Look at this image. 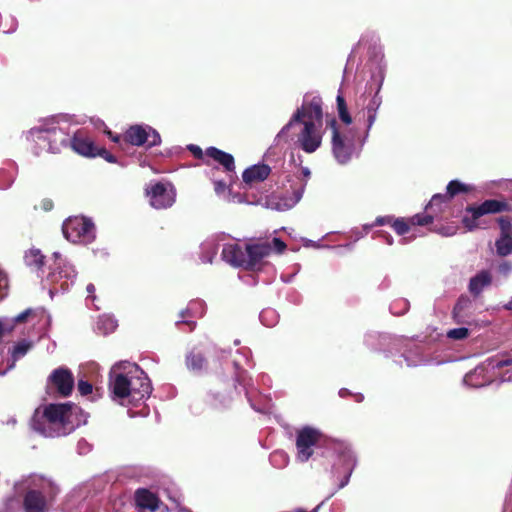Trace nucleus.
Returning a JSON list of instances; mask_svg holds the SVG:
<instances>
[{
    "label": "nucleus",
    "mask_w": 512,
    "mask_h": 512,
    "mask_svg": "<svg viewBox=\"0 0 512 512\" xmlns=\"http://www.w3.org/2000/svg\"><path fill=\"white\" fill-rule=\"evenodd\" d=\"M324 134L322 99L318 95L306 94L301 106L276 134L273 143L274 146L290 145L312 154L321 147Z\"/></svg>",
    "instance_id": "f257e3e1"
},
{
    "label": "nucleus",
    "mask_w": 512,
    "mask_h": 512,
    "mask_svg": "<svg viewBox=\"0 0 512 512\" xmlns=\"http://www.w3.org/2000/svg\"><path fill=\"white\" fill-rule=\"evenodd\" d=\"M87 418L88 415L71 402L51 403L36 409L31 427L44 437H61L86 424Z\"/></svg>",
    "instance_id": "f03ea898"
},
{
    "label": "nucleus",
    "mask_w": 512,
    "mask_h": 512,
    "mask_svg": "<svg viewBox=\"0 0 512 512\" xmlns=\"http://www.w3.org/2000/svg\"><path fill=\"white\" fill-rule=\"evenodd\" d=\"M113 400L123 406H137L149 398L152 386L145 372L131 362H119L110 371Z\"/></svg>",
    "instance_id": "7ed1b4c3"
},
{
    "label": "nucleus",
    "mask_w": 512,
    "mask_h": 512,
    "mask_svg": "<svg viewBox=\"0 0 512 512\" xmlns=\"http://www.w3.org/2000/svg\"><path fill=\"white\" fill-rule=\"evenodd\" d=\"M70 124L65 115L52 116L43 119L38 125L31 128L24 135L27 141L36 144V154L46 150L51 153H59L70 143Z\"/></svg>",
    "instance_id": "20e7f679"
},
{
    "label": "nucleus",
    "mask_w": 512,
    "mask_h": 512,
    "mask_svg": "<svg viewBox=\"0 0 512 512\" xmlns=\"http://www.w3.org/2000/svg\"><path fill=\"white\" fill-rule=\"evenodd\" d=\"M15 489L24 492V512H49L59 493L57 484L40 474H30L15 483Z\"/></svg>",
    "instance_id": "39448f33"
},
{
    "label": "nucleus",
    "mask_w": 512,
    "mask_h": 512,
    "mask_svg": "<svg viewBox=\"0 0 512 512\" xmlns=\"http://www.w3.org/2000/svg\"><path fill=\"white\" fill-rule=\"evenodd\" d=\"M330 124L332 127V155L338 164L347 165L359 157L368 136L365 133L361 137L359 131L351 127H337L335 119H332Z\"/></svg>",
    "instance_id": "423d86ee"
},
{
    "label": "nucleus",
    "mask_w": 512,
    "mask_h": 512,
    "mask_svg": "<svg viewBox=\"0 0 512 512\" xmlns=\"http://www.w3.org/2000/svg\"><path fill=\"white\" fill-rule=\"evenodd\" d=\"M235 377L232 384H218L211 389L205 395L204 402L212 410L223 411L228 409L232 402L233 396L236 391V383L242 386L246 391L248 401L251 402L249 397V378L247 373L241 367L239 360H234Z\"/></svg>",
    "instance_id": "0eeeda50"
},
{
    "label": "nucleus",
    "mask_w": 512,
    "mask_h": 512,
    "mask_svg": "<svg viewBox=\"0 0 512 512\" xmlns=\"http://www.w3.org/2000/svg\"><path fill=\"white\" fill-rule=\"evenodd\" d=\"M509 209L506 200L488 199L477 205L467 206L462 218V223L469 231L480 228L483 225L482 217L488 214H496Z\"/></svg>",
    "instance_id": "6e6552de"
},
{
    "label": "nucleus",
    "mask_w": 512,
    "mask_h": 512,
    "mask_svg": "<svg viewBox=\"0 0 512 512\" xmlns=\"http://www.w3.org/2000/svg\"><path fill=\"white\" fill-rule=\"evenodd\" d=\"M53 261L50 266L52 271L47 277V281L53 285V288L50 289L51 295L54 292L67 291L76 279L74 267L59 252L53 253Z\"/></svg>",
    "instance_id": "1a4fd4ad"
},
{
    "label": "nucleus",
    "mask_w": 512,
    "mask_h": 512,
    "mask_svg": "<svg viewBox=\"0 0 512 512\" xmlns=\"http://www.w3.org/2000/svg\"><path fill=\"white\" fill-rule=\"evenodd\" d=\"M27 322L35 327L39 333L46 331L51 323V316L43 308L26 309L13 319H0V339L5 333L11 332L16 323Z\"/></svg>",
    "instance_id": "9d476101"
},
{
    "label": "nucleus",
    "mask_w": 512,
    "mask_h": 512,
    "mask_svg": "<svg viewBox=\"0 0 512 512\" xmlns=\"http://www.w3.org/2000/svg\"><path fill=\"white\" fill-rule=\"evenodd\" d=\"M333 451L335 461L332 466V471L335 475H343L338 488H344L350 480L352 472L356 466V457L350 445L343 441H336L333 443Z\"/></svg>",
    "instance_id": "9b49d317"
},
{
    "label": "nucleus",
    "mask_w": 512,
    "mask_h": 512,
    "mask_svg": "<svg viewBox=\"0 0 512 512\" xmlns=\"http://www.w3.org/2000/svg\"><path fill=\"white\" fill-rule=\"evenodd\" d=\"M62 231L64 237L78 244H89L96 236L93 222L85 217H70L63 223Z\"/></svg>",
    "instance_id": "f8f14e48"
},
{
    "label": "nucleus",
    "mask_w": 512,
    "mask_h": 512,
    "mask_svg": "<svg viewBox=\"0 0 512 512\" xmlns=\"http://www.w3.org/2000/svg\"><path fill=\"white\" fill-rule=\"evenodd\" d=\"M145 191L149 204L157 210L170 208L176 201V189L169 181L150 182Z\"/></svg>",
    "instance_id": "ddd939ff"
},
{
    "label": "nucleus",
    "mask_w": 512,
    "mask_h": 512,
    "mask_svg": "<svg viewBox=\"0 0 512 512\" xmlns=\"http://www.w3.org/2000/svg\"><path fill=\"white\" fill-rule=\"evenodd\" d=\"M125 143L133 146L147 147L157 146L161 143L160 134L151 126L146 124H136L130 126L123 135Z\"/></svg>",
    "instance_id": "4468645a"
},
{
    "label": "nucleus",
    "mask_w": 512,
    "mask_h": 512,
    "mask_svg": "<svg viewBox=\"0 0 512 512\" xmlns=\"http://www.w3.org/2000/svg\"><path fill=\"white\" fill-rule=\"evenodd\" d=\"M322 433L320 430L305 426L296 434V459L299 462H307L313 455L314 446L320 441Z\"/></svg>",
    "instance_id": "2eb2a0df"
},
{
    "label": "nucleus",
    "mask_w": 512,
    "mask_h": 512,
    "mask_svg": "<svg viewBox=\"0 0 512 512\" xmlns=\"http://www.w3.org/2000/svg\"><path fill=\"white\" fill-rule=\"evenodd\" d=\"M304 186L294 188L292 191L274 194L267 198L266 207L276 211H287L293 208L302 198Z\"/></svg>",
    "instance_id": "dca6fc26"
},
{
    "label": "nucleus",
    "mask_w": 512,
    "mask_h": 512,
    "mask_svg": "<svg viewBox=\"0 0 512 512\" xmlns=\"http://www.w3.org/2000/svg\"><path fill=\"white\" fill-rule=\"evenodd\" d=\"M135 503L139 512H167V506L150 490L141 488L135 492Z\"/></svg>",
    "instance_id": "f3484780"
},
{
    "label": "nucleus",
    "mask_w": 512,
    "mask_h": 512,
    "mask_svg": "<svg viewBox=\"0 0 512 512\" xmlns=\"http://www.w3.org/2000/svg\"><path fill=\"white\" fill-rule=\"evenodd\" d=\"M49 383L62 396H69L74 387V377L70 370L60 367L51 373Z\"/></svg>",
    "instance_id": "a211bd4d"
},
{
    "label": "nucleus",
    "mask_w": 512,
    "mask_h": 512,
    "mask_svg": "<svg viewBox=\"0 0 512 512\" xmlns=\"http://www.w3.org/2000/svg\"><path fill=\"white\" fill-rule=\"evenodd\" d=\"M498 224L500 227V237L495 243L496 251L500 256H507L512 254V222L508 217H500Z\"/></svg>",
    "instance_id": "6ab92c4d"
},
{
    "label": "nucleus",
    "mask_w": 512,
    "mask_h": 512,
    "mask_svg": "<svg viewBox=\"0 0 512 512\" xmlns=\"http://www.w3.org/2000/svg\"><path fill=\"white\" fill-rule=\"evenodd\" d=\"M221 256L228 264L247 269L246 247L238 243H227L223 246Z\"/></svg>",
    "instance_id": "aec40b11"
},
{
    "label": "nucleus",
    "mask_w": 512,
    "mask_h": 512,
    "mask_svg": "<svg viewBox=\"0 0 512 512\" xmlns=\"http://www.w3.org/2000/svg\"><path fill=\"white\" fill-rule=\"evenodd\" d=\"M472 314L473 301L468 296H460L452 311L453 321L457 324H470Z\"/></svg>",
    "instance_id": "412c9836"
},
{
    "label": "nucleus",
    "mask_w": 512,
    "mask_h": 512,
    "mask_svg": "<svg viewBox=\"0 0 512 512\" xmlns=\"http://www.w3.org/2000/svg\"><path fill=\"white\" fill-rule=\"evenodd\" d=\"M383 82V76H380V80L378 83L377 90L373 97L370 99L369 103L363 110V116L366 117V136H368L370 129L372 128L373 124L376 121L377 118V112L382 104V97L380 96V90L382 87Z\"/></svg>",
    "instance_id": "4be33fe9"
},
{
    "label": "nucleus",
    "mask_w": 512,
    "mask_h": 512,
    "mask_svg": "<svg viewBox=\"0 0 512 512\" xmlns=\"http://www.w3.org/2000/svg\"><path fill=\"white\" fill-rule=\"evenodd\" d=\"M272 250L269 243H257L246 246L247 269H254Z\"/></svg>",
    "instance_id": "5701e85b"
},
{
    "label": "nucleus",
    "mask_w": 512,
    "mask_h": 512,
    "mask_svg": "<svg viewBox=\"0 0 512 512\" xmlns=\"http://www.w3.org/2000/svg\"><path fill=\"white\" fill-rule=\"evenodd\" d=\"M69 145L80 155L95 157L97 146L94 145L90 138L86 137L81 132L75 133L73 137L70 138Z\"/></svg>",
    "instance_id": "b1692460"
},
{
    "label": "nucleus",
    "mask_w": 512,
    "mask_h": 512,
    "mask_svg": "<svg viewBox=\"0 0 512 512\" xmlns=\"http://www.w3.org/2000/svg\"><path fill=\"white\" fill-rule=\"evenodd\" d=\"M271 172L268 165L257 164L247 168L242 175L243 181L246 184H253L265 180Z\"/></svg>",
    "instance_id": "393cba45"
},
{
    "label": "nucleus",
    "mask_w": 512,
    "mask_h": 512,
    "mask_svg": "<svg viewBox=\"0 0 512 512\" xmlns=\"http://www.w3.org/2000/svg\"><path fill=\"white\" fill-rule=\"evenodd\" d=\"M205 155L221 164L228 173L235 170L234 158L231 154L219 150L215 147H209L205 151Z\"/></svg>",
    "instance_id": "a878e982"
},
{
    "label": "nucleus",
    "mask_w": 512,
    "mask_h": 512,
    "mask_svg": "<svg viewBox=\"0 0 512 512\" xmlns=\"http://www.w3.org/2000/svg\"><path fill=\"white\" fill-rule=\"evenodd\" d=\"M492 278L488 271H480L474 277L470 279L469 291L478 296L486 287L491 284Z\"/></svg>",
    "instance_id": "bb28decb"
},
{
    "label": "nucleus",
    "mask_w": 512,
    "mask_h": 512,
    "mask_svg": "<svg viewBox=\"0 0 512 512\" xmlns=\"http://www.w3.org/2000/svg\"><path fill=\"white\" fill-rule=\"evenodd\" d=\"M218 248L219 246L215 237H210L203 241L200 246V258L202 262L212 263L217 255Z\"/></svg>",
    "instance_id": "cd10ccee"
},
{
    "label": "nucleus",
    "mask_w": 512,
    "mask_h": 512,
    "mask_svg": "<svg viewBox=\"0 0 512 512\" xmlns=\"http://www.w3.org/2000/svg\"><path fill=\"white\" fill-rule=\"evenodd\" d=\"M446 190H447V192H446L447 196L449 197V199H451L452 197H454L455 195H457L459 193L474 192V191H476V188H475V186H473L471 184H466L459 180H452L448 183Z\"/></svg>",
    "instance_id": "c85d7f7f"
},
{
    "label": "nucleus",
    "mask_w": 512,
    "mask_h": 512,
    "mask_svg": "<svg viewBox=\"0 0 512 512\" xmlns=\"http://www.w3.org/2000/svg\"><path fill=\"white\" fill-rule=\"evenodd\" d=\"M449 200L447 194H435L427 205L426 210L436 217L442 212L443 207L448 204Z\"/></svg>",
    "instance_id": "c756f323"
},
{
    "label": "nucleus",
    "mask_w": 512,
    "mask_h": 512,
    "mask_svg": "<svg viewBox=\"0 0 512 512\" xmlns=\"http://www.w3.org/2000/svg\"><path fill=\"white\" fill-rule=\"evenodd\" d=\"M117 327L116 319L111 315H102L98 318L96 329L100 333L106 335L115 331Z\"/></svg>",
    "instance_id": "7c9ffc66"
},
{
    "label": "nucleus",
    "mask_w": 512,
    "mask_h": 512,
    "mask_svg": "<svg viewBox=\"0 0 512 512\" xmlns=\"http://www.w3.org/2000/svg\"><path fill=\"white\" fill-rule=\"evenodd\" d=\"M44 256L39 249H29L24 255L25 264L33 269H40L43 265Z\"/></svg>",
    "instance_id": "2f4dec72"
},
{
    "label": "nucleus",
    "mask_w": 512,
    "mask_h": 512,
    "mask_svg": "<svg viewBox=\"0 0 512 512\" xmlns=\"http://www.w3.org/2000/svg\"><path fill=\"white\" fill-rule=\"evenodd\" d=\"M186 365L189 370L199 372L205 367L206 361L202 354L191 351L186 356Z\"/></svg>",
    "instance_id": "473e14b6"
},
{
    "label": "nucleus",
    "mask_w": 512,
    "mask_h": 512,
    "mask_svg": "<svg viewBox=\"0 0 512 512\" xmlns=\"http://www.w3.org/2000/svg\"><path fill=\"white\" fill-rule=\"evenodd\" d=\"M32 346H33V343L31 341L22 340V341L18 342L13 347V350H12L13 362L11 363L9 368L10 369L13 368L15 365V361H17L18 359L25 356L27 354V352L32 348Z\"/></svg>",
    "instance_id": "72a5a7b5"
},
{
    "label": "nucleus",
    "mask_w": 512,
    "mask_h": 512,
    "mask_svg": "<svg viewBox=\"0 0 512 512\" xmlns=\"http://www.w3.org/2000/svg\"><path fill=\"white\" fill-rule=\"evenodd\" d=\"M496 186L497 192L503 193L500 199H509L512 195V180L502 179L499 181L492 182Z\"/></svg>",
    "instance_id": "f704fd0d"
},
{
    "label": "nucleus",
    "mask_w": 512,
    "mask_h": 512,
    "mask_svg": "<svg viewBox=\"0 0 512 512\" xmlns=\"http://www.w3.org/2000/svg\"><path fill=\"white\" fill-rule=\"evenodd\" d=\"M392 227L398 235H405L412 229V225L409 222V219L405 220L402 218L393 220Z\"/></svg>",
    "instance_id": "c9c22d12"
},
{
    "label": "nucleus",
    "mask_w": 512,
    "mask_h": 512,
    "mask_svg": "<svg viewBox=\"0 0 512 512\" xmlns=\"http://www.w3.org/2000/svg\"><path fill=\"white\" fill-rule=\"evenodd\" d=\"M403 358L408 367H415L426 363V360L421 356V354L418 351L404 354Z\"/></svg>",
    "instance_id": "e433bc0d"
},
{
    "label": "nucleus",
    "mask_w": 512,
    "mask_h": 512,
    "mask_svg": "<svg viewBox=\"0 0 512 512\" xmlns=\"http://www.w3.org/2000/svg\"><path fill=\"white\" fill-rule=\"evenodd\" d=\"M434 217L435 216L430 212L429 214H416L409 218V222L411 223L412 227L416 225L425 226L432 223Z\"/></svg>",
    "instance_id": "4c0bfd02"
},
{
    "label": "nucleus",
    "mask_w": 512,
    "mask_h": 512,
    "mask_svg": "<svg viewBox=\"0 0 512 512\" xmlns=\"http://www.w3.org/2000/svg\"><path fill=\"white\" fill-rule=\"evenodd\" d=\"M260 321L268 327L274 326L277 323V314L272 309L263 310L260 313Z\"/></svg>",
    "instance_id": "58836bf2"
},
{
    "label": "nucleus",
    "mask_w": 512,
    "mask_h": 512,
    "mask_svg": "<svg viewBox=\"0 0 512 512\" xmlns=\"http://www.w3.org/2000/svg\"><path fill=\"white\" fill-rule=\"evenodd\" d=\"M447 337L451 340H464L470 335V331L467 327H459L450 329L447 331Z\"/></svg>",
    "instance_id": "ea45409f"
},
{
    "label": "nucleus",
    "mask_w": 512,
    "mask_h": 512,
    "mask_svg": "<svg viewBox=\"0 0 512 512\" xmlns=\"http://www.w3.org/2000/svg\"><path fill=\"white\" fill-rule=\"evenodd\" d=\"M202 305H203V304H202V302H200V301H193V302H191V303L189 304V306H188L185 310H182V311L180 312L181 322H185V320H184V319H185L187 316H190V315L192 314V312H193L196 308H198V307H199V308H202ZM186 323L191 324V325H194V323H193V322H188V321H186Z\"/></svg>",
    "instance_id": "a19ab883"
},
{
    "label": "nucleus",
    "mask_w": 512,
    "mask_h": 512,
    "mask_svg": "<svg viewBox=\"0 0 512 512\" xmlns=\"http://www.w3.org/2000/svg\"><path fill=\"white\" fill-rule=\"evenodd\" d=\"M486 362L492 369H501L506 366H512V358H506L502 360H495L494 358H490Z\"/></svg>",
    "instance_id": "79ce46f5"
},
{
    "label": "nucleus",
    "mask_w": 512,
    "mask_h": 512,
    "mask_svg": "<svg viewBox=\"0 0 512 512\" xmlns=\"http://www.w3.org/2000/svg\"><path fill=\"white\" fill-rule=\"evenodd\" d=\"M408 309L409 302L406 299H400L391 306V310L394 314L405 313Z\"/></svg>",
    "instance_id": "37998d69"
},
{
    "label": "nucleus",
    "mask_w": 512,
    "mask_h": 512,
    "mask_svg": "<svg viewBox=\"0 0 512 512\" xmlns=\"http://www.w3.org/2000/svg\"><path fill=\"white\" fill-rule=\"evenodd\" d=\"M78 391L82 396H86L92 393L93 387L92 385L85 380H79L77 385Z\"/></svg>",
    "instance_id": "c03bdc74"
},
{
    "label": "nucleus",
    "mask_w": 512,
    "mask_h": 512,
    "mask_svg": "<svg viewBox=\"0 0 512 512\" xmlns=\"http://www.w3.org/2000/svg\"><path fill=\"white\" fill-rule=\"evenodd\" d=\"M96 156H100V157L104 158L109 163L116 162V158L104 148L97 147L95 157Z\"/></svg>",
    "instance_id": "a18cd8bd"
},
{
    "label": "nucleus",
    "mask_w": 512,
    "mask_h": 512,
    "mask_svg": "<svg viewBox=\"0 0 512 512\" xmlns=\"http://www.w3.org/2000/svg\"><path fill=\"white\" fill-rule=\"evenodd\" d=\"M278 459H281L283 465H286L288 462L287 454L283 451H276L271 455V461L273 464H276Z\"/></svg>",
    "instance_id": "49530a36"
},
{
    "label": "nucleus",
    "mask_w": 512,
    "mask_h": 512,
    "mask_svg": "<svg viewBox=\"0 0 512 512\" xmlns=\"http://www.w3.org/2000/svg\"><path fill=\"white\" fill-rule=\"evenodd\" d=\"M8 282L6 275L0 270V300L6 295Z\"/></svg>",
    "instance_id": "de8ad7c7"
},
{
    "label": "nucleus",
    "mask_w": 512,
    "mask_h": 512,
    "mask_svg": "<svg viewBox=\"0 0 512 512\" xmlns=\"http://www.w3.org/2000/svg\"><path fill=\"white\" fill-rule=\"evenodd\" d=\"M272 245L277 253H282L286 249V244L280 238H273Z\"/></svg>",
    "instance_id": "09e8293b"
},
{
    "label": "nucleus",
    "mask_w": 512,
    "mask_h": 512,
    "mask_svg": "<svg viewBox=\"0 0 512 512\" xmlns=\"http://www.w3.org/2000/svg\"><path fill=\"white\" fill-rule=\"evenodd\" d=\"M105 134L116 144L119 146H122L124 142L123 136H120L118 134H113L110 130L106 129Z\"/></svg>",
    "instance_id": "8fccbe9b"
},
{
    "label": "nucleus",
    "mask_w": 512,
    "mask_h": 512,
    "mask_svg": "<svg viewBox=\"0 0 512 512\" xmlns=\"http://www.w3.org/2000/svg\"><path fill=\"white\" fill-rule=\"evenodd\" d=\"M499 273L507 276L512 271V264L509 262H503L498 266Z\"/></svg>",
    "instance_id": "3c124183"
},
{
    "label": "nucleus",
    "mask_w": 512,
    "mask_h": 512,
    "mask_svg": "<svg viewBox=\"0 0 512 512\" xmlns=\"http://www.w3.org/2000/svg\"><path fill=\"white\" fill-rule=\"evenodd\" d=\"M188 150L198 159H201L204 155L202 149L194 144L188 145Z\"/></svg>",
    "instance_id": "603ef678"
},
{
    "label": "nucleus",
    "mask_w": 512,
    "mask_h": 512,
    "mask_svg": "<svg viewBox=\"0 0 512 512\" xmlns=\"http://www.w3.org/2000/svg\"><path fill=\"white\" fill-rule=\"evenodd\" d=\"M214 189L217 195L221 196L226 190V184L223 181H215Z\"/></svg>",
    "instance_id": "864d4df0"
},
{
    "label": "nucleus",
    "mask_w": 512,
    "mask_h": 512,
    "mask_svg": "<svg viewBox=\"0 0 512 512\" xmlns=\"http://www.w3.org/2000/svg\"><path fill=\"white\" fill-rule=\"evenodd\" d=\"M340 119L346 124V127H348L352 123V118L349 115L348 110H342L339 112Z\"/></svg>",
    "instance_id": "5fc2aeb1"
},
{
    "label": "nucleus",
    "mask_w": 512,
    "mask_h": 512,
    "mask_svg": "<svg viewBox=\"0 0 512 512\" xmlns=\"http://www.w3.org/2000/svg\"><path fill=\"white\" fill-rule=\"evenodd\" d=\"M439 233L444 236H452L456 233V229L454 227L442 228Z\"/></svg>",
    "instance_id": "6e6d98bb"
},
{
    "label": "nucleus",
    "mask_w": 512,
    "mask_h": 512,
    "mask_svg": "<svg viewBox=\"0 0 512 512\" xmlns=\"http://www.w3.org/2000/svg\"><path fill=\"white\" fill-rule=\"evenodd\" d=\"M337 106L338 112H341L342 110H347L345 100L341 95L337 96Z\"/></svg>",
    "instance_id": "4d7b16f0"
},
{
    "label": "nucleus",
    "mask_w": 512,
    "mask_h": 512,
    "mask_svg": "<svg viewBox=\"0 0 512 512\" xmlns=\"http://www.w3.org/2000/svg\"><path fill=\"white\" fill-rule=\"evenodd\" d=\"M479 370H481V371H482L483 369H482V368H480V367H478V368H476V369H475V371H474L473 373H469V374H467V375L464 377V382H465L466 384L473 385V383H472V377H473V375H474V374H476ZM474 386H476V385L474 384Z\"/></svg>",
    "instance_id": "13d9d810"
},
{
    "label": "nucleus",
    "mask_w": 512,
    "mask_h": 512,
    "mask_svg": "<svg viewBox=\"0 0 512 512\" xmlns=\"http://www.w3.org/2000/svg\"><path fill=\"white\" fill-rule=\"evenodd\" d=\"M86 291L87 293L89 294L88 295V298H91L92 301L95 300V296L93 295V293L95 292V286L93 284H88L87 287H86Z\"/></svg>",
    "instance_id": "bf43d9fd"
},
{
    "label": "nucleus",
    "mask_w": 512,
    "mask_h": 512,
    "mask_svg": "<svg viewBox=\"0 0 512 512\" xmlns=\"http://www.w3.org/2000/svg\"><path fill=\"white\" fill-rule=\"evenodd\" d=\"M392 218L389 217H378L375 221V225H384L386 223H390Z\"/></svg>",
    "instance_id": "052dcab7"
},
{
    "label": "nucleus",
    "mask_w": 512,
    "mask_h": 512,
    "mask_svg": "<svg viewBox=\"0 0 512 512\" xmlns=\"http://www.w3.org/2000/svg\"><path fill=\"white\" fill-rule=\"evenodd\" d=\"M43 208L45 210H50L52 208V202L50 200L43 201Z\"/></svg>",
    "instance_id": "680f3d73"
},
{
    "label": "nucleus",
    "mask_w": 512,
    "mask_h": 512,
    "mask_svg": "<svg viewBox=\"0 0 512 512\" xmlns=\"http://www.w3.org/2000/svg\"><path fill=\"white\" fill-rule=\"evenodd\" d=\"M16 20L14 18H11V27L6 32H13L16 29Z\"/></svg>",
    "instance_id": "e2e57ef3"
},
{
    "label": "nucleus",
    "mask_w": 512,
    "mask_h": 512,
    "mask_svg": "<svg viewBox=\"0 0 512 512\" xmlns=\"http://www.w3.org/2000/svg\"><path fill=\"white\" fill-rule=\"evenodd\" d=\"M248 353H249V351L246 349L239 351V354L242 355V357L245 359L246 362H248Z\"/></svg>",
    "instance_id": "0e129e2a"
},
{
    "label": "nucleus",
    "mask_w": 512,
    "mask_h": 512,
    "mask_svg": "<svg viewBox=\"0 0 512 512\" xmlns=\"http://www.w3.org/2000/svg\"><path fill=\"white\" fill-rule=\"evenodd\" d=\"M305 246H307V247L311 246V247H315V248H319L320 247L318 244H316L312 240H307L306 243H305Z\"/></svg>",
    "instance_id": "69168bd1"
},
{
    "label": "nucleus",
    "mask_w": 512,
    "mask_h": 512,
    "mask_svg": "<svg viewBox=\"0 0 512 512\" xmlns=\"http://www.w3.org/2000/svg\"><path fill=\"white\" fill-rule=\"evenodd\" d=\"M504 309L512 311V298L503 306Z\"/></svg>",
    "instance_id": "338daca9"
},
{
    "label": "nucleus",
    "mask_w": 512,
    "mask_h": 512,
    "mask_svg": "<svg viewBox=\"0 0 512 512\" xmlns=\"http://www.w3.org/2000/svg\"><path fill=\"white\" fill-rule=\"evenodd\" d=\"M507 202H508V206H509V209H506L505 211H510L512 212V195L510 196V198L507 200L505 199Z\"/></svg>",
    "instance_id": "774afa93"
}]
</instances>
